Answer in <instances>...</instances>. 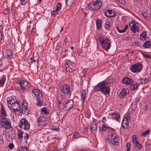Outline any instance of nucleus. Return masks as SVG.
Returning <instances> with one entry per match:
<instances>
[{"label":"nucleus","mask_w":151,"mask_h":151,"mask_svg":"<svg viewBox=\"0 0 151 151\" xmlns=\"http://www.w3.org/2000/svg\"><path fill=\"white\" fill-rule=\"evenodd\" d=\"M19 127L25 130L28 129L30 128V124L25 119H22L19 124Z\"/></svg>","instance_id":"nucleus-7"},{"label":"nucleus","mask_w":151,"mask_h":151,"mask_svg":"<svg viewBox=\"0 0 151 151\" xmlns=\"http://www.w3.org/2000/svg\"><path fill=\"white\" fill-rule=\"evenodd\" d=\"M65 68H66V69H67L68 68L70 67V65H69V64H65Z\"/></svg>","instance_id":"nucleus-60"},{"label":"nucleus","mask_w":151,"mask_h":151,"mask_svg":"<svg viewBox=\"0 0 151 151\" xmlns=\"http://www.w3.org/2000/svg\"><path fill=\"white\" fill-rule=\"evenodd\" d=\"M42 112L44 113L45 114H49V112L48 111L47 109L45 107H43L41 109Z\"/></svg>","instance_id":"nucleus-43"},{"label":"nucleus","mask_w":151,"mask_h":151,"mask_svg":"<svg viewBox=\"0 0 151 151\" xmlns=\"http://www.w3.org/2000/svg\"><path fill=\"white\" fill-rule=\"evenodd\" d=\"M77 53L79 55L81 53V50L80 49H78L77 51Z\"/></svg>","instance_id":"nucleus-59"},{"label":"nucleus","mask_w":151,"mask_h":151,"mask_svg":"<svg viewBox=\"0 0 151 151\" xmlns=\"http://www.w3.org/2000/svg\"><path fill=\"white\" fill-rule=\"evenodd\" d=\"M143 56L145 58H147L149 59H151V56H150L148 55H145L144 54H143Z\"/></svg>","instance_id":"nucleus-52"},{"label":"nucleus","mask_w":151,"mask_h":151,"mask_svg":"<svg viewBox=\"0 0 151 151\" xmlns=\"http://www.w3.org/2000/svg\"><path fill=\"white\" fill-rule=\"evenodd\" d=\"M96 25L98 29H100L102 26V21L100 20H97L96 21Z\"/></svg>","instance_id":"nucleus-27"},{"label":"nucleus","mask_w":151,"mask_h":151,"mask_svg":"<svg viewBox=\"0 0 151 151\" xmlns=\"http://www.w3.org/2000/svg\"><path fill=\"white\" fill-rule=\"evenodd\" d=\"M142 14L145 17H147L150 16V14L147 11H144L142 12Z\"/></svg>","instance_id":"nucleus-29"},{"label":"nucleus","mask_w":151,"mask_h":151,"mask_svg":"<svg viewBox=\"0 0 151 151\" xmlns=\"http://www.w3.org/2000/svg\"><path fill=\"white\" fill-rule=\"evenodd\" d=\"M150 133V130H147L142 132V135L143 136H145L147 135H149Z\"/></svg>","instance_id":"nucleus-42"},{"label":"nucleus","mask_w":151,"mask_h":151,"mask_svg":"<svg viewBox=\"0 0 151 151\" xmlns=\"http://www.w3.org/2000/svg\"><path fill=\"white\" fill-rule=\"evenodd\" d=\"M60 45L61 44L60 43H58L57 44V46H56V49L55 50H57V51H58L59 50L60 48Z\"/></svg>","instance_id":"nucleus-48"},{"label":"nucleus","mask_w":151,"mask_h":151,"mask_svg":"<svg viewBox=\"0 0 151 151\" xmlns=\"http://www.w3.org/2000/svg\"><path fill=\"white\" fill-rule=\"evenodd\" d=\"M118 140H117V142H116V140H115V139L114 140V143H111V144H113V145H118L119 144L120 142V138L119 137H118Z\"/></svg>","instance_id":"nucleus-46"},{"label":"nucleus","mask_w":151,"mask_h":151,"mask_svg":"<svg viewBox=\"0 0 151 151\" xmlns=\"http://www.w3.org/2000/svg\"><path fill=\"white\" fill-rule=\"evenodd\" d=\"M99 130L101 131H104L106 130L109 127L107 126L104 124L101 125L99 126Z\"/></svg>","instance_id":"nucleus-21"},{"label":"nucleus","mask_w":151,"mask_h":151,"mask_svg":"<svg viewBox=\"0 0 151 151\" xmlns=\"http://www.w3.org/2000/svg\"><path fill=\"white\" fill-rule=\"evenodd\" d=\"M2 38V33L0 31V40H1Z\"/></svg>","instance_id":"nucleus-61"},{"label":"nucleus","mask_w":151,"mask_h":151,"mask_svg":"<svg viewBox=\"0 0 151 151\" xmlns=\"http://www.w3.org/2000/svg\"><path fill=\"white\" fill-rule=\"evenodd\" d=\"M129 122H127V120L123 119L122 121V125L123 127L126 129H128L129 127L128 125V123Z\"/></svg>","instance_id":"nucleus-19"},{"label":"nucleus","mask_w":151,"mask_h":151,"mask_svg":"<svg viewBox=\"0 0 151 151\" xmlns=\"http://www.w3.org/2000/svg\"><path fill=\"white\" fill-rule=\"evenodd\" d=\"M107 11H106V12H104V14L106 16L108 17L112 18V17H113L115 16V14H114V13H113V15H107Z\"/></svg>","instance_id":"nucleus-47"},{"label":"nucleus","mask_w":151,"mask_h":151,"mask_svg":"<svg viewBox=\"0 0 151 151\" xmlns=\"http://www.w3.org/2000/svg\"><path fill=\"white\" fill-rule=\"evenodd\" d=\"M66 70L67 71H69V72H72L73 70H75V69H74L73 68H72L70 67H69V68H68Z\"/></svg>","instance_id":"nucleus-49"},{"label":"nucleus","mask_w":151,"mask_h":151,"mask_svg":"<svg viewBox=\"0 0 151 151\" xmlns=\"http://www.w3.org/2000/svg\"><path fill=\"white\" fill-rule=\"evenodd\" d=\"M88 129L86 127L84 129V132H86L88 131Z\"/></svg>","instance_id":"nucleus-64"},{"label":"nucleus","mask_w":151,"mask_h":151,"mask_svg":"<svg viewBox=\"0 0 151 151\" xmlns=\"http://www.w3.org/2000/svg\"><path fill=\"white\" fill-rule=\"evenodd\" d=\"M74 0H67L66 4L69 6H70L73 4Z\"/></svg>","instance_id":"nucleus-39"},{"label":"nucleus","mask_w":151,"mask_h":151,"mask_svg":"<svg viewBox=\"0 0 151 151\" xmlns=\"http://www.w3.org/2000/svg\"><path fill=\"white\" fill-rule=\"evenodd\" d=\"M21 106L17 101H15L14 102V104L12 105L10 109L11 110H12L14 111H19Z\"/></svg>","instance_id":"nucleus-14"},{"label":"nucleus","mask_w":151,"mask_h":151,"mask_svg":"<svg viewBox=\"0 0 151 151\" xmlns=\"http://www.w3.org/2000/svg\"><path fill=\"white\" fill-rule=\"evenodd\" d=\"M23 132L19 130L18 132L17 136L18 137L19 139H22L23 138L22 135L23 134Z\"/></svg>","instance_id":"nucleus-33"},{"label":"nucleus","mask_w":151,"mask_h":151,"mask_svg":"<svg viewBox=\"0 0 151 151\" xmlns=\"http://www.w3.org/2000/svg\"><path fill=\"white\" fill-rule=\"evenodd\" d=\"M119 136L118 135L116 134L115 132H113L107 136L106 138V140H108L109 142L111 143H114V140L115 139L116 140H118Z\"/></svg>","instance_id":"nucleus-9"},{"label":"nucleus","mask_w":151,"mask_h":151,"mask_svg":"<svg viewBox=\"0 0 151 151\" xmlns=\"http://www.w3.org/2000/svg\"><path fill=\"white\" fill-rule=\"evenodd\" d=\"M6 79V77L4 75H3L1 78L0 79V86H2L4 83Z\"/></svg>","instance_id":"nucleus-25"},{"label":"nucleus","mask_w":151,"mask_h":151,"mask_svg":"<svg viewBox=\"0 0 151 151\" xmlns=\"http://www.w3.org/2000/svg\"><path fill=\"white\" fill-rule=\"evenodd\" d=\"M151 47V42L147 41L144 43L143 47L145 48H148Z\"/></svg>","instance_id":"nucleus-22"},{"label":"nucleus","mask_w":151,"mask_h":151,"mask_svg":"<svg viewBox=\"0 0 151 151\" xmlns=\"http://www.w3.org/2000/svg\"><path fill=\"white\" fill-rule=\"evenodd\" d=\"M19 84L21 88L24 90L27 91L30 87V84L26 81H20Z\"/></svg>","instance_id":"nucleus-12"},{"label":"nucleus","mask_w":151,"mask_h":151,"mask_svg":"<svg viewBox=\"0 0 151 151\" xmlns=\"http://www.w3.org/2000/svg\"><path fill=\"white\" fill-rule=\"evenodd\" d=\"M74 102L72 100H68L66 103L65 105L62 108V111L65 112L68 111L73 107Z\"/></svg>","instance_id":"nucleus-10"},{"label":"nucleus","mask_w":151,"mask_h":151,"mask_svg":"<svg viewBox=\"0 0 151 151\" xmlns=\"http://www.w3.org/2000/svg\"><path fill=\"white\" fill-rule=\"evenodd\" d=\"M147 33L146 32H144L142 33L140 35V39L141 40H146L147 38V35H146Z\"/></svg>","instance_id":"nucleus-26"},{"label":"nucleus","mask_w":151,"mask_h":151,"mask_svg":"<svg viewBox=\"0 0 151 151\" xmlns=\"http://www.w3.org/2000/svg\"><path fill=\"white\" fill-rule=\"evenodd\" d=\"M105 28L106 29H109L111 27L110 23L109 21H106L104 26Z\"/></svg>","instance_id":"nucleus-36"},{"label":"nucleus","mask_w":151,"mask_h":151,"mask_svg":"<svg viewBox=\"0 0 151 151\" xmlns=\"http://www.w3.org/2000/svg\"><path fill=\"white\" fill-rule=\"evenodd\" d=\"M37 121L40 125H43L45 124L44 122L46 121L45 119L43 116L39 117Z\"/></svg>","instance_id":"nucleus-18"},{"label":"nucleus","mask_w":151,"mask_h":151,"mask_svg":"<svg viewBox=\"0 0 151 151\" xmlns=\"http://www.w3.org/2000/svg\"><path fill=\"white\" fill-rule=\"evenodd\" d=\"M61 4L60 3H58L56 7V9L59 11L61 8Z\"/></svg>","instance_id":"nucleus-41"},{"label":"nucleus","mask_w":151,"mask_h":151,"mask_svg":"<svg viewBox=\"0 0 151 151\" xmlns=\"http://www.w3.org/2000/svg\"><path fill=\"white\" fill-rule=\"evenodd\" d=\"M79 137V134L77 132H75L73 133V138H77Z\"/></svg>","instance_id":"nucleus-44"},{"label":"nucleus","mask_w":151,"mask_h":151,"mask_svg":"<svg viewBox=\"0 0 151 151\" xmlns=\"http://www.w3.org/2000/svg\"><path fill=\"white\" fill-rule=\"evenodd\" d=\"M104 119H106V118L104 117L103 118L102 120V122L103 123H104L105 122V121H104Z\"/></svg>","instance_id":"nucleus-63"},{"label":"nucleus","mask_w":151,"mask_h":151,"mask_svg":"<svg viewBox=\"0 0 151 151\" xmlns=\"http://www.w3.org/2000/svg\"><path fill=\"white\" fill-rule=\"evenodd\" d=\"M130 115L131 114L130 113H128L126 114L125 115V117L124 119L127 120V122H130L131 119Z\"/></svg>","instance_id":"nucleus-28"},{"label":"nucleus","mask_w":151,"mask_h":151,"mask_svg":"<svg viewBox=\"0 0 151 151\" xmlns=\"http://www.w3.org/2000/svg\"><path fill=\"white\" fill-rule=\"evenodd\" d=\"M1 115L2 117L5 118L6 117V111L5 110L4 108L3 105L1 106Z\"/></svg>","instance_id":"nucleus-24"},{"label":"nucleus","mask_w":151,"mask_h":151,"mask_svg":"<svg viewBox=\"0 0 151 151\" xmlns=\"http://www.w3.org/2000/svg\"><path fill=\"white\" fill-rule=\"evenodd\" d=\"M142 68V65L140 63H138L132 65L130 70L133 73H138L141 71Z\"/></svg>","instance_id":"nucleus-6"},{"label":"nucleus","mask_w":151,"mask_h":151,"mask_svg":"<svg viewBox=\"0 0 151 151\" xmlns=\"http://www.w3.org/2000/svg\"><path fill=\"white\" fill-rule=\"evenodd\" d=\"M118 31L120 33H124V32L125 31V30H124V29H123L122 30H120L118 27H116Z\"/></svg>","instance_id":"nucleus-51"},{"label":"nucleus","mask_w":151,"mask_h":151,"mask_svg":"<svg viewBox=\"0 0 151 151\" xmlns=\"http://www.w3.org/2000/svg\"><path fill=\"white\" fill-rule=\"evenodd\" d=\"M139 24L137 22L132 21L129 23L130 30L133 33H136L139 31Z\"/></svg>","instance_id":"nucleus-8"},{"label":"nucleus","mask_w":151,"mask_h":151,"mask_svg":"<svg viewBox=\"0 0 151 151\" xmlns=\"http://www.w3.org/2000/svg\"><path fill=\"white\" fill-rule=\"evenodd\" d=\"M112 117L113 119L118 121L120 118V115L118 113H114L112 114Z\"/></svg>","instance_id":"nucleus-23"},{"label":"nucleus","mask_w":151,"mask_h":151,"mask_svg":"<svg viewBox=\"0 0 151 151\" xmlns=\"http://www.w3.org/2000/svg\"><path fill=\"white\" fill-rule=\"evenodd\" d=\"M110 86L111 84L108 81H102L95 86L93 90L95 91H100L104 94L106 95L110 93V89L109 86Z\"/></svg>","instance_id":"nucleus-1"},{"label":"nucleus","mask_w":151,"mask_h":151,"mask_svg":"<svg viewBox=\"0 0 151 151\" xmlns=\"http://www.w3.org/2000/svg\"><path fill=\"white\" fill-rule=\"evenodd\" d=\"M101 6V2L98 1H93L88 5L89 9L92 11H96L99 9Z\"/></svg>","instance_id":"nucleus-4"},{"label":"nucleus","mask_w":151,"mask_h":151,"mask_svg":"<svg viewBox=\"0 0 151 151\" xmlns=\"http://www.w3.org/2000/svg\"><path fill=\"white\" fill-rule=\"evenodd\" d=\"M10 101L8 100V99H7V104L8 105V106L10 108L12 106L13 104H14V102H13V100H10L9 99Z\"/></svg>","instance_id":"nucleus-38"},{"label":"nucleus","mask_w":151,"mask_h":151,"mask_svg":"<svg viewBox=\"0 0 151 151\" xmlns=\"http://www.w3.org/2000/svg\"><path fill=\"white\" fill-rule=\"evenodd\" d=\"M30 60H32L34 62H37V65L38 64L39 58L38 57H35L33 56V57H31L30 58Z\"/></svg>","instance_id":"nucleus-32"},{"label":"nucleus","mask_w":151,"mask_h":151,"mask_svg":"<svg viewBox=\"0 0 151 151\" xmlns=\"http://www.w3.org/2000/svg\"><path fill=\"white\" fill-rule=\"evenodd\" d=\"M70 86L67 84L62 85L60 87V90L61 93L64 95H67L70 92Z\"/></svg>","instance_id":"nucleus-11"},{"label":"nucleus","mask_w":151,"mask_h":151,"mask_svg":"<svg viewBox=\"0 0 151 151\" xmlns=\"http://www.w3.org/2000/svg\"><path fill=\"white\" fill-rule=\"evenodd\" d=\"M128 27V25H125V27L124 28V30H125V31H126V30H127V29Z\"/></svg>","instance_id":"nucleus-62"},{"label":"nucleus","mask_w":151,"mask_h":151,"mask_svg":"<svg viewBox=\"0 0 151 151\" xmlns=\"http://www.w3.org/2000/svg\"><path fill=\"white\" fill-rule=\"evenodd\" d=\"M0 124L1 127L4 128L5 129H9L13 128L10 120L6 118L1 119Z\"/></svg>","instance_id":"nucleus-3"},{"label":"nucleus","mask_w":151,"mask_h":151,"mask_svg":"<svg viewBox=\"0 0 151 151\" xmlns=\"http://www.w3.org/2000/svg\"><path fill=\"white\" fill-rule=\"evenodd\" d=\"M107 11L108 12V13L109 15H111V14H112V10H107Z\"/></svg>","instance_id":"nucleus-57"},{"label":"nucleus","mask_w":151,"mask_h":151,"mask_svg":"<svg viewBox=\"0 0 151 151\" xmlns=\"http://www.w3.org/2000/svg\"><path fill=\"white\" fill-rule=\"evenodd\" d=\"M148 80V78H145L143 80V82L141 81V83L143 84V83H145Z\"/></svg>","instance_id":"nucleus-53"},{"label":"nucleus","mask_w":151,"mask_h":151,"mask_svg":"<svg viewBox=\"0 0 151 151\" xmlns=\"http://www.w3.org/2000/svg\"><path fill=\"white\" fill-rule=\"evenodd\" d=\"M25 136H24V137L26 138L27 139H29V135L27 133H25Z\"/></svg>","instance_id":"nucleus-58"},{"label":"nucleus","mask_w":151,"mask_h":151,"mask_svg":"<svg viewBox=\"0 0 151 151\" xmlns=\"http://www.w3.org/2000/svg\"><path fill=\"white\" fill-rule=\"evenodd\" d=\"M133 142L134 144V147L136 149L137 148L139 150L141 149L142 146L141 144L137 141V139L135 135H133L132 137Z\"/></svg>","instance_id":"nucleus-15"},{"label":"nucleus","mask_w":151,"mask_h":151,"mask_svg":"<svg viewBox=\"0 0 151 151\" xmlns=\"http://www.w3.org/2000/svg\"><path fill=\"white\" fill-rule=\"evenodd\" d=\"M26 1H25V0H21L20 1V3L22 5H24L26 4Z\"/></svg>","instance_id":"nucleus-54"},{"label":"nucleus","mask_w":151,"mask_h":151,"mask_svg":"<svg viewBox=\"0 0 151 151\" xmlns=\"http://www.w3.org/2000/svg\"><path fill=\"white\" fill-rule=\"evenodd\" d=\"M59 105L58 107L60 109L61 106L63 105L64 104L65 102L66 101V98L64 96H62V97L61 98V100L59 99Z\"/></svg>","instance_id":"nucleus-17"},{"label":"nucleus","mask_w":151,"mask_h":151,"mask_svg":"<svg viewBox=\"0 0 151 151\" xmlns=\"http://www.w3.org/2000/svg\"><path fill=\"white\" fill-rule=\"evenodd\" d=\"M6 53L7 58H11L12 55V52L11 51L9 50H7L6 51Z\"/></svg>","instance_id":"nucleus-35"},{"label":"nucleus","mask_w":151,"mask_h":151,"mask_svg":"<svg viewBox=\"0 0 151 151\" xmlns=\"http://www.w3.org/2000/svg\"><path fill=\"white\" fill-rule=\"evenodd\" d=\"M130 143L129 142H127L126 145L127 149H128L129 150V149H130Z\"/></svg>","instance_id":"nucleus-56"},{"label":"nucleus","mask_w":151,"mask_h":151,"mask_svg":"<svg viewBox=\"0 0 151 151\" xmlns=\"http://www.w3.org/2000/svg\"><path fill=\"white\" fill-rule=\"evenodd\" d=\"M8 147L11 150L13 149L14 147V145L13 143H10L8 146Z\"/></svg>","instance_id":"nucleus-50"},{"label":"nucleus","mask_w":151,"mask_h":151,"mask_svg":"<svg viewBox=\"0 0 151 151\" xmlns=\"http://www.w3.org/2000/svg\"><path fill=\"white\" fill-rule=\"evenodd\" d=\"M59 11L55 9L54 11H53L51 12V14L53 16L57 15L58 14Z\"/></svg>","instance_id":"nucleus-45"},{"label":"nucleus","mask_w":151,"mask_h":151,"mask_svg":"<svg viewBox=\"0 0 151 151\" xmlns=\"http://www.w3.org/2000/svg\"><path fill=\"white\" fill-rule=\"evenodd\" d=\"M138 85L137 84H134L131 86L130 87V89L131 90H134L138 87Z\"/></svg>","instance_id":"nucleus-40"},{"label":"nucleus","mask_w":151,"mask_h":151,"mask_svg":"<svg viewBox=\"0 0 151 151\" xmlns=\"http://www.w3.org/2000/svg\"><path fill=\"white\" fill-rule=\"evenodd\" d=\"M134 45L135 46H138L140 45V43L139 42H134Z\"/></svg>","instance_id":"nucleus-55"},{"label":"nucleus","mask_w":151,"mask_h":151,"mask_svg":"<svg viewBox=\"0 0 151 151\" xmlns=\"http://www.w3.org/2000/svg\"><path fill=\"white\" fill-rule=\"evenodd\" d=\"M133 80L127 77H124L122 80V83L124 84L127 85H131L133 83Z\"/></svg>","instance_id":"nucleus-16"},{"label":"nucleus","mask_w":151,"mask_h":151,"mask_svg":"<svg viewBox=\"0 0 151 151\" xmlns=\"http://www.w3.org/2000/svg\"><path fill=\"white\" fill-rule=\"evenodd\" d=\"M28 103L26 100H24L22 104L21 107L19 112L25 115H27L29 113V111L27 109Z\"/></svg>","instance_id":"nucleus-5"},{"label":"nucleus","mask_w":151,"mask_h":151,"mask_svg":"<svg viewBox=\"0 0 151 151\" xmlns=\"http://www.w3.org/2000/svg\"><path fill=\"white\" fill-rule=\"evenodd\" d=\"M86 91L83 90L81 92V99L83 101H84L85 100V98L86 97Z\"/></svg>","instance_id":"nucleus-30"},{"label":"nucleus","mask_w":151,"mask_h":151,"mask_svg":"<svg viewBox=\"0 0 151 151\" xmlns=\"http://www.w3.org/2000/svg\"><path fill=\"white\" fill-rule=\"evenodd\" d=\"M99 40L103 48L108 51L110 48L111 42L110 40L107 37H100Z\"/></svg>","instance_id":"nucleus-2"},{"label":"nucleus","mask_w":151,"mask_h":151,"mask_svg":"<svg viewBox=\"0 0 151 151\" xmlns=\"http://www.w3.org/2000/svg\"><path fill=\"white\" fill-rule=\"evenodd\" d=\"M91 131L93 133H95L97 131V126L96 124L93 125L91 127Z\"/></svg>","instance_id":"nucleus-37"},{"label":"nucleus","mask_w":151,"mask_h":151,"mask_svg":"<svg viewBox=\"0 0 151 151\" xmlns=\"http://www.w3.org/2000/svg\"><path fill=\"white\" fill-rule=\"evenodd\" d=\"M37 106H42V101L43 100V98L42 97V99L40 100V99H37Z\"/></svg>","instance_id":"nucleus-34"},{"label":"nucleus","mask_w":151,"mask_h":151,"mask_svg":"<svg viewBox=\"0 0 151 151\" xmlns=\"http://www.w3.org/2000/svg\"><path fill=\"white\" fill-rule=\"evenodd\" d=\"M18 151H28V149L25 146H22L19 148Z\"/></svg>","instance_id":"nucleus-31"},{"label":"nucleus","mask_w":151,"mask_h":151,"mask_svg":"<svg viewBox=\"0 0 151 151\" xmlns=\"http://www.w3.org/2000/svg\"><path fill=\"white\" fill-rule=\"evenodd\" d=\"M127 90L125 89H123L120 92L119 96L121 98H123L124 96L127 94Z\"/></svg>","instance_id":"nucleus-20"},{"label":"nucleus","mask_w":151,"mask_h":151,"mask_svg":"<svg viewBox=\"0 0 151 151\" xmlns=\"http://www.w3.org/2000/svg\"><path fill=\"white\" fill-rule=\"evenodd\" d=\"M32 95H34L37 99H42V95L41 92L39 89H34L32 91Z\"/></svg>","instance_id":"nucleus-13"}]
</instances>
